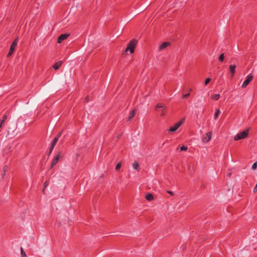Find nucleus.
I'll list each match as a JSON object with an SVG mask.
<instances>
[{
  "label": "nucleus",
  "mask_w": 257,
  "mask_h": 257,
  "mask_svg": "<svg viewBox=\"0 0 257 257\" xmlns=\"http://www.w3.org/2000/svg\"><path fill=\"white\" fill-rule=\"evenodd\" d=\"M257 168V162H254L252 165V167H251V168L253 169V170H255Z\"/></svg>",
  "instance_id": "23"
},
{
  "label": "nucleus",
  "mask_w": 257,
  "mask_h": 257,
  "mask_svg": "<svg viewBox=\"0 0 257 257\" xmlns=\"http://www.w3.org/2000/svg\"><path fill=\"white\" fill-rule=\"evenodd\" d=\"M170 45V43L168 42H163L162 44H161L159 46V50H162L166 47H167L168 46Z\"/></svg>",
  "instance_id": "11"
},
{
  "label": "nucleus",
  "mask_w": 257,
  "mask_h": 257,
  "mask_svg": "<svg viewBox=\"0 0 257 257\" xmlns=\"http://www.w3.org/2000/svg\"><path fill=\"white\" fill-rule=\"evenodd\" d=\"M21 255L22 257H26V254L24 250H23V248H21Z\"/></svg>",
  "instance_id": "21"
},
{
  "label": "nucleus",
  "mask_w": 257,
  "mask_h": 257,
  "mask_svg": "<svg viewBox=\"0 0 257 257\" xmlns=\"http://www.w3.org/2000/svg\"><path fill=\"white\" fill-rule=\"evenodd\" d=\"M168 193H169L171 195H173V192H171V191H168Z\"/></svg>",
  "instance_id": "33"
},
{
  "label": "nucleus",
  "mask_w": 257,
  "mask_h": 257,
  "mask_svg": "<svg viewBox=\"0 0 257 257\" xmlns=\"http://www.w3.org/2000/svg\"><path fill=\"white\" fill-rule=\"evenodd\" d=\"M210 78H207L205 80L204 84L205 85H207L209 82L210 81Z\"/></svg>",
  "instance_id": "25"
},
{
  "label": "nucleus",
  "mask_w": 257,
  "mask_h": 257,
  "mask_svg": "<svg viewBox=\"0 0 257 257\" xmlns=\"http://www.w3.org/2000/svg\"><path fill=\"white\" fill-rule=\"evenodd\" d=\"M135 115V110H133L131 111L128 117V119H131Z\"/></svg>",
  "instance_id": "17"
},
{
  "label": "nucleus",
  "mask_w": 257,
  "mask_h": 257,
  "mask_svg": "<svg viewBox=\"0 0 257 257\" xmlns=\"http://www.w3.org/2000/svg\"><path fill=\"white\" fill-rule=\"evenodd\" d=\"M253 79V76L252 74H248L246 79L244 80V81L243 82V83L241 85L242 88H245L247 86V85L249 83V82L252 80Z\"/></svg>",
  "instance_id": "8"
},
{
  "label": "nucleus",
  "mask_w": 257,
  "mask_h": 257,
  "mask_svg": "<svg viewBox=\"0 0 257 257\" xmlns=\"http://www.w3.org/2000/svg\"><path fill=\"white\" fill-rule=\"evenodd\" d=\"M52 153H50V151H49L48 156H50Z\"/></svg>",
  "instance_id": "35"
},
{
  "label": "nucleus",
  "mask_w": 257,
  "mask_h": 257,
  "mask_svg": "<svg viewBox=\"0 0 257 257\" xmlns=\"http://www.w3.org/2000/svg\"><path fill=\"white\" fill-rule=\"evenodd\" d=\"M220 111L219 110V109H217L215 112V114H214V118L216 119H217L218 115L220 114Z\"/></svg>",
  "instance_id": "18"
},
{
  "label": "nucleus",
  "mask_w": 257,
  "mask_h": 257,
  "mask_svg": "<svg viewBox=\"0 0 257 257\" xmlns=\"http://www.w3.org/2000/svg\"><path fill=\"white\" fill-rule=\"evenodd\" d=\"M137 44V41L136 39H134L131 40L127 44L125 51H130L131 53H134Z\"/></svg>",
  "instance_id": "1"
},
{
  "label": "nucleus",
  "mask_w": 257,
  "mask_h": 257,
  "mask_svg": "<svg viewBox=\"0 0 257 257\" xmlns=\"http://www.w3.org/2000/svg\"><path fill=\"white\" fill-rule=\"evenodd\" d=\"M190 92L185 94H183L182 96V98L183 99H185V98H187L188 97H189L190 96Z\"/></svg>",
  "instance_id": "22"
},
{
  "label": "nucleus",
  "mask_w": 257,
  "mask_h": 257,
  "mask_svg": "<svg viewBox=\"0 0 257 257\" xmlns=\"http://www.w3.org/2000/svg\"><path fill=\"white\" fill-rule=\"evenodd\" d=\"M155 109L160 113V115L162 116L165 115L166 114V107L164 104L161 103H158L156 106Z\"/></svg>",
  "instance_id": "3"
},
{
  "label": "nucleus",
  "mask_w": 257,
  "mask_h": 257,
  "mask_svg": "<svg viewBox=\"0 0 257 257\" xmlns=\"http://www.w3.org/2000/svg\"><path fill=\"white\" fill-rule=\"evenodd\" d=\"M248 129H247L243 132L238 133L234 137V141H238L239 140L246 138L248 134Z\"/></svg>",
  "instance_id": "4"
},
{
  "label": "nucleus",
  "mask_w": 257,
  "mask_h": 257,
  "mask_svg": "<svg viewBox=\"0 0 257 257\" xmlns=\"http://www.w3.org/2000/svg\"><path fill=\"white\" fill-rule=\"evenodd\" d=\"M85 100L86 102H87L88 101V97L87 96L85 98Z\"/></svg>",
  "instance_id": "32"
},
{
  "label": "nucleus",
  "mask_w": 257,
  "mask_h": 257,
  "mask_svg": "<svg viewBox=\"0 0 257 257\" xmlns=\"http://www.w3.org/2000/svg\"><path fill=\"white\" fill-rule=\"evenodd\" d=\"M121 166V163L120 162L118 163L115 166L116 171L119 170V169L120 168Z\"/></svg>",
  "instance_id": "20"
},
{
  "label": "nucleus",
  "mask_w": 257,
  "mask_h": 257,
  "mask_svg": "<svg viewBox=\"0 0 257 257\" xmlns=\"http://www.w3.org/2000/svg\"><path fill=\"white\" fill-rule=\"evenodd\" d=\"M47 185V182L44 183V186L46 187Z\"/></svg>",
  "instance_id": "34"
},
{
  "label": "nucleus",
  "mask_w": 257,
  "mask_h": 257,
  "mask_svg": "<svg viewBox=\"0 0 257 257\" xmlns=\"http://www.w3.org/2000/svg\"><path fill=\"white\" fill-rule=\"evenodd\" d=\"M212 137V132H209L207 133H205L202 136V141L203 143H207L211 140Z\"/></svg>",
  "instance_id": "6"
},
{
  "label": "nucleus",
  "mask_w": 257,
  "mask_h": 257,
  "mask_svg": "<svg viewBox=\"0 0 257 257\" xmlns=\"http://www.w3.org/2000/svg\"><path fill=\"white\" fill-rule=\"evenodd\" d=\"M63 153L62 152H59L56 156L54 158L52 164L51 168H53L58 162L60 158L63 157Z\"/></svg>",
  "instance_id": "5"
},
{
  "label": "nucleus",
  "mask_w": 257,
  "mask_h": 257,
  "mask_svg": "<svg viewBox=\"0 0 257 257\" xmlns=\"http://www.w3.org/2000/svg\"><path fill=\"white\" fill-rule=\"evenodd\" d=\"M184 119L182 118L180 121L176 123L173 126L170 127L169 130V132H174L176 131L184 122Z\"/></svg>",
  "instance_id": "7"
},
{
  "label": "nucleus",
  "mask_w": 257,
  "mask_h": 257,
  "mask_svg": "<svg viewBox=\"0 0 257 257\" xmlns=\"http://www.w3.org/2000/svg\"><path fill=\"white\" fill-rule=\"evenodd\" d=\"M54 148V146L51 145V147L49 149V151H50V153L52 152Z\"/></svg>",
  "instance_id": "28"
},
{
  "label": "nucleus",
  "mask_w": 257,
  "mask_h": 257,
  "mask_svg": "<svg viewBox=\"0 0 257 257\" xmlns=\"http://www.w3.org/2000/svg\"><path fill=\"white\" fill-rule=\"evenodd\" d=\"M8 167L7 166H4V167L3 168V172H6V171L8 170Z\"/></svg>",
  "instance_id": "27"
},
{
  "label": "nucleus",
  "mask_w": 257,
  "mask_h": 257,
  "mask_svg": "<svg viewBox=\"0 0 257 257\" xmlns=\"http://www.w3.org/2000/svg\"><path fill=\"white\" fill-rule=\"evenodd\" d=\"M69 36V34H63L60 35L58 38L57 40V43H61L63 40L66 39L68 36Z\"/></svg>",
  "instance_id": "9"
},
{
  "label": "nucleus",
  "mask_w": 257,
  "mask_h": 257,
  "mask_svg": "<svg viewBox=\"0 0 257 257\" xmlns=\"http://www.w3.org/2000/svg\"><path fill=\"white\" fill-rule=\"evenodd\" d=\"M224 59V54H223V53H222V54H221L219 56V58H218V60H219V61L220 62H222V61H223Z\"/></svg>",
  "instance_id": "19"
},
{
  "label": "nucleus",
  "mask_w": 257,
  "mask_h": 257,
  "mask_svg": "<svg viewBox=\"0 0 257 257\" xmlns=\"http://www.w3.org/2000/svg\"><path fill=\"white\" fill-rule=\"evenodd\" d=\"M236 68L235 65H230L229 66V71L230 73L232 74V75L233 76L234 74L235 73V69Z\"/></svg>",
  "instance_id": "14"
},
{
  "label": "nucleus",
  "mask_w": 257,
  "mask_h": 257,
  "mask_svg": "<svg viewBox=\"0 0 257 257\" xmlns=\"http://www.w3.org/2000/svg\"><path fill=\"white\" fill-rule=\"evenodd\" d=\"M191 90H192V89H189V91H191Z\"/></svg>",
  "instance_id": "36"
},
{
  "label": "nucleus",
  "mask_w": 257,
  "mask_h": 257,
  "mask_svg": "<svg viewBox=\"0 0 257 257\" xmlns=\"http://www.w3.org/2000/svg\"><path fill=\"white\" fill-rule=\"evenodd\" d=\"M220 98V95L219 94H214L211 96L212 99L217 100Z\"/></svg>",
  "instance_id": "16"
},
{
  "label": "nucleus",
  "mask_w": 257,
  "mask_h": 257,
  "mask_svg": "<svg viewBox=\"0 0 257 257\" xmlns=\"http://www.w3.org/2000/svg\"><path fill=\"white\" fill-rule=\"evenodd\" d=\"M5 175H6V172H4L3 173L2 175V178H3L5 176Z\"/></svg>",
  "instance_id": "31"
},
{
  "label": "nucleus",
  "mask_w": 257,
  "mask_h": 257,
  "mask_svg": "<svg viewBox=\"0 0 257 257\" xmlns=\"http://www.w3.org/2000/svg\"><path fill=\"white\" fill-rule=\"evenodd\" d=\"M61 134H62L61 132L59 133V134L55 137V138L52 141V142L51 143V145L54 146V147L55 146V145H56V143H57V142L59 140V138L61 136Z\"/></svg>",
  "instance_id": "10"
},
{
  "label": "nucleus",
  "mask_w": 257,
  "mask_h": 257,
  "mask_svg": "<svg viewBox=\"0 0 257 257\" xmlns=\"http://www.w3.org/2000/svg\"><path fill=\"white\" fill-rule=\"evenodd\" d=\"M3 124V121H0V128L2 126Z\"/></svg>",
  "instance_id": "30"
},
{
  "label": "nucleus",
  "mask_w": 257,
  "mask_h": 257,
  "mask_svg": "<svg viewBox=\"0 0 257 257\" xmlns=\"http://www.w3.org/2000/svg\"><path fill=\"white\" fill-rule=\"evenodd\" d=\"M133 167L134 169L138 170L139 164L137 161H135L133 164Z\"/></svg>",
  "instance_id": "15"
},
{
  "label": "nucleus",
  "mask_w": 257,
  "mask_h": 257,
  "mask_svg": "<svg viewBox=\"0 0 257 257\" xmlns=\"http://www.w3.org/2000/svg\"><path fill=\"white\" fill-rule=\"evenodd\" d=\"M8 117L7 115H4L3 117V119L0 120V121H3V123L5 121V120L7 119Z\"/></svg>",
  "instance_id": "26"
},
{
  "label": "nucleus",
  "mask_w": 257,
  "mask_h": 257,
  "mask_svg": "<svg viewBox=\"0 0 257 257\" xmlns=\"http://www.w3.org/2000/svg\"><path fill=\"white\" fill-rule=\"evenodd\" d=\"M62 61H58L56 63H55L54 64V65H53L54 69L55 70L58 69L59 68V67L61 66V65H62Z\"/></svg>",
  "instance_id": "12"
},
{
  "label": "nucleus",
  "mask_w": 257,
  "mask_h": 257,
  "mask_svg": "<svg viewBox=\"0 0 257 257\" xmlns=\"http://www.w3.org/2000/svg\"><path fill=\"white\" fill-rule=\"evenodd\" d=\"M18 43V37H17L16 39H15L12 42L11 46L10 47V49L9 50V52H8L7 57H11L14 51H15L16 47L17 46Z\"/></svg>",
  "instance_id": "2"
},
{
  "label": "nucleus",
  "mask_w": 257,
  "mask_h": 257,
  "mask_svg": "<svg viewBox=\"0 0 257 257\" xmlns=\"http://www.w3.org/2000/svg\"><path fill=\"white\" fill-rule=\"evenodd\" d=\"M145 198L149 201H151L154 199V196L153 194L148 193L146 195Z\"/></svg>",
  "instance_id": "13"
},
{
  "label": "nucleus",
  "mask_w": 257,
  "mask_h": 257,
  "mask_svg": "<svg viewBox=\"0 0 257 257\" xmlns=\"http://www.w3.org/2000/svg\"><path fill=\"white\" fill-rule=\"evenodd\" d=\"M188 148L186 146H183L180 148V151H186L187 150Z\"/></svg>",
  "instance_id": "24"
},
{
  "label": "nucleus",
  "mask_w": 257,
  "mask_h": 257,
  "mask_svg": "<svg viewBox=\"0 0 257 257\" xmlns=\"http://www.w3.org/2000/svg\"><path fill=\"white\" fill-rule=\"evenodd\" d=\"M253 191V192H257V183L256 184L255 186H254Z\"/></svg>",
  "instance_id": "29"
}]
</instances>
